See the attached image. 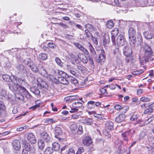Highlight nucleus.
<instances>
[{"label": "nucleus", "instance_id": "nucleus-12", "mask_svg": "<svg viewBox=\"0 0 154 154\" xmlns=\"http://www.w3.org/2000/svg\"><path fill=\"white\" fill-rule=\"evenodd\" d=\"M12 145L14 149L16 150H19L21 148L20 142L17 140L14 141Z\"/></svg>", "mask_w": 154, "mask_h": 154}, {"label": "nucleus", "instance_id": "nucleus-59", "mask_svg": "<svg viewBox=\"0 0 154 154\" xmlns=\"http://www.w3.org/2000/svg\"><path fill=\"white\" fill-rule=\"evenodd\" d=\"M0 109L4 110H5L6 109V107L4 103L1 101H0Z\"/></svg>", "mask_w": 154, "mask_h": 154}, {"label": "nucleus", "instance_id": "nucleus-57", "mask_svg": "<svg viewBox=\"0 0 154 154\" xmlns=\"http://www.w3.org/2000/svg\"><path fill=\"white\" fill-rule=\"evenodd\" d=\"M146 134L144 132L142 131L140 133V134L139 135V140H141V139H143L144 137L145 136Z\"/></svg>", "mask_w": 154, "mask_h": 154}, {"label": "nucleus", "instance_id": "nucleus-2", "mask_svg": "<svg viewBox=\"0 0 154 154\" xmlns=\"http://www.w3.org/2000/svg\"><path fill=\"white\" fill-rule=\"evenodd\" d=\"M54 131L55 137L61 142L63 141V139L60 137L63 134L62 128L56 126L54 128Z\"/></svg>", "mask_w": 154, "mask_h": 154}, {"label": "nucleus", "instance_id": "nucleus-55", "mask_svg": "<svg viewBox=\"0 0 154 154\" xmlns=\"http://www.w3.org/2000/svg\"><path fill=\"white\" fill-rule=\"evenodd\" d=\"M127 61L129 63H134L135 61V60L131 57H127L126 59Z\"/></svg>", "mask_w": 154, "mask_h": 154}, {"label": "nucleus", "instance_id": "nucleus-50", "mask_svg": "<svg viewBox=\"0 0 154 154\" xmlns=\"http://www.w3.org/2000/svg\"><path fill=\"white\" fill-rule=\"evenodd\" d=\"M6 94V90L2 89L0 91V98H2L5 97Z\"/></svg>", "mask_w": 154, "mask_h": 154}, {"label": "nucleus", "instance_id": "nucleus-11", "mask_svg": "<svg viewBox=\"0 0 154 154\" xmlns=\"http://www.w3.org/2000/svg\"><path fill=\"white\" fill-rule=\"evenodd\" d=\"M78 58L83 63H87L88 61L87 57L85 55L82 53H79L78 54Z\"/></svg>", "mask_w": 154, "mask_h": 154}, {"label": "nucleus", "instance_id": "nucleus-51", "mask_svg": "<svg viewBox=\"0 0 154 154\" xmlns=\"http://www.w3.org/2000/svg\"><path fill=\"white\" fill-rule=\"evenodd\" d=\"M103 134L106 136L107 137V138H110L111 137V135L107 130L104 129L103 130Z\"/></svg>", "mask_w": 154, "mask_h": 154}, {"label": "nucleus", "instance_id": "nucleus-8", "mask_svg": "<svg viewBox=\"0 0 154 154\" xmlns=\"http://www.w3.org/2000/svg\"><path fill=\"white\" fill-rule=\"evenodd\" d=\"M116 43L119 46H123L124 44V40L123 35H118L116 39Z\"/></svg>", "mask_w": 154, "mask_h": 154}, {"label": "nucleus", "instance_id": "nucleus-23", "mask_svg": "<svg viewBox=\"0 0 154 154\" xmlns=\"http://www.w3.org/2000/svg\"><path fill=\"white\" fill-rule=\"evenodd\" d=\"M78 99L77 96H71L67 97L64 98V100L66 101L75 100Z\"/></svg>", "mask_w": 154, "mask_h": 154}, {"label": "nucleus", "instance_id": "nucleus-4", "mask_svg": "<svg viewBox=\"0 0 154 154\" xmlns=\"http://www.w3.org/2000/svg\"><path fill=\"white\" fill-rule=\"evenodd\" d=\"M144 56L145 57L151 54H152L153 52L152 51L151 47L148 45L145 44L143 47Z\"/></svg>", "mask_w": 154, "mask_h": 154}, {"label": "nucleus", "instance_id": "nucleus-7", "mask_svg": "<svg viewBox=\"0 0 154 154\" xmlns=\"http://www.w3.org/2000/svg\"><path fill=\"white\" fill-rule=\"evenodd\" d=\"M85 34L86 35V37L88 38H89L90 37H91L92 38V40L95 44L97 45L98 44L97 38L93 37L91 33L88 30H85Z\"/></svg>", "mask_w": 154, "mask_h": 154}, {"label": "nucleus", "instance_id": "nucleus-32", "mask_svg": "<svg viewBox=\"0 0 154 154\" xmlns=\"http://www.w3.org/2000/svg\"><path fill=\"white\" fill-rule=\"evenodd\" d=\"M83 122L87 125H91L93 124V121L91 119L87 118L83 120Z\"/></svg>", "mask_w": 154, "mask_h": 154}, {"label": "nucleus", "instance_id": "nucleus-38", "mask_svg": "<svg viewBox=\"0 0 154 154\" xmlns=\"http://www.w3.org/2000/svg\"><path fill=\"white\" fill-rule=\"evenodd\" d=\"M129 131L126 132L122 134V136L123 137L124 140L126 142H128V140L127 136L129 135Z\"/></svg>", "mask_w": 154, "mask_h": 154}, {"label": "nucleus", "instance_id": "nucleus-41", "mask_svg": "<svg viewBox=\"0 0 154 154\" xmlns=\"http://www.w3.org/2000/svg\"><path fill=\"white\" fill-rule=\"evenodd\" d=\"M152 105H151V107L147 108L144 111V113L147 114L152 112L153 110V109L152 108Z\"/></svg>", "mask_w": 154, "mask_h": 154}, {"label": "nucleus", "instance_id": "nucleus-44", "mask_svg": "<svg viewBox=\"0 0 154 154\" xmlns=\"http://www.w3.org/2000/svg\"><path fill=\"white\" fill-rule=\"evenodd\" d=\"M58 73L60 76L58 77H65V78H66L67 76L65 72L61 70H58ZM67 76H68V75Z\"/></svg>", "mask_w": 154, "mask_h": 154}, {"label": "nucleus", "instance_id": "nucleus-56", "mask_svg": "<svg viewBox=\"0 0 154 154\" xmlns=\"http://www.w3.org/2000/svg\"><path fill=\"white\" fill-rule=\"evenodd\" d=\"M74 44L76 47L81 51L84 48L82 46L78 43H74Z\"/></svg>", "mask_w": 154, "mask_h": 154}, {"label": "nucleus", "instance_id": "nucleus-13", "mask_svg": "<svg viewBox=\"0 0 154 154\" xmlns=\"http://www.w3.org/2000/svg\"><path fill=\"white\" fill-rule=\"evenodd\" d=\"M125 118V115L122 114L118 116L115 118V121L118 123H120L123 121Z\"/></svg>", "mask_w": 154, "mask_h": 154}, {"label": "nucleus", "instance_id": "nucleus-9", "mask_svg": "<svg viewBox=\"0 0 154 154\" xmlns=\"http://www.w3.org/2000/svg\"><path fill=\"white\" fill-rule=\"evenodd\" d=\"M38 72L42 76L45 77H48V74L46 70L42 66H38Z\"/></svg>", "mask_w": 154, "mask_h": 154}, {"label": "nucleus", "instance_id": "nucleus-36", "mask_svg": "<svg viewBox=\"0 0 154 154\" xmlns=\"http://www.w3.org/2000/svg\"><path fill=\"white\" fill-rule=\"evenodd\" d=\"M2 78L5 81L9 82L11 81H12L11 79V77L8 75L4 74L2 75Z\"/></svg>", "mask_w": 154, "mask_h": 154}, {"label": "nucleus", "instance_id": "nucleus-15", "mask_svg": "<svg viewBox=\"0 0 154 154\" xmlns=\"http://www.w3.org/2000/svg\"><path fill=\"white\" fill-rule=\"evenodd\" d=\"M38 85L39 87L42 88H46L47 86L46 83L42 79L38 78L37 79Z\"/></svg>", "mask_w": 154, "mask_h": 154}, {"label": "nucleus", "instance_id": "nucleus-17", "mask_svg": "<svg viewBox=\"0 0 154 154\" xmlns=\"http://www.w3.org/2000/svg\"><path fill=\"white\" fill-rule=\"evenodd\" d=\"M3 67L6 69H9L11 66V64L8 60L5 59L4 61Z\"/></svg>", "mask_w": 154, "mask_h": 154}, {"label": "nucleus", "instance_id": "nucleus-43", "mask_svg": "<svg viewBox=\"0 0 154 154\" xmlns=\"http://www.w3.org/2000/svg\"><path fill=\"white\" fill-rule=\"evenodd\" d=\"M17 69L20 72H23V71H25V68L24 66L21 64H20L17 66H16Z\"/></svg>", "mask_w": 154, "mask_h": 154}, {"label": "nucleus", "instance_id": "nucleus-34", "mask_svg": "<svg viewBox=\"0 0 154 154\" xmlns=\"http://www.w3.org/2000/svg\"><path fill=\"white\" fill-rule=\"evenodd\" d=\"M29 67L30 68L31 70L35 72H38V68L37 66L34 64L32 63V65H29Z\"/></svg>", "mask_w": 154, "mask_h": 154}, {"label": "nucleus", "instance_id": "nucleus-24", "mask_svg": "<svg viewBox=\"0 0 154 154\" xmlns=\"http://www.w3.org/2000/svg\"><path fill=\"white\" fill-rule=\"evenodd\" d=\"M105 60V55L104 54H101L99 55L97 61L98 62L102 64Z\"/></svg>", "mask_w": 154, "mask_h": 154}, {"label": "nucleus", "instance_id": "nucleus-19", "mask_svg": "<svg viewBox=\"0 0 154 154\" xmlns=\"http://www.w3.org/2000/svg\"><path fill=\"white\" fill-rule=\"evenodd\" d=\"M92 142L91 138L89 137H86L83 140V143L85 146H88L90 145Z\"/></svg>", "mask_w": 154, "mask_h": 154}, {"label": "nucleus", "instance_id": "nucleus-58", "mask_svg": "<svg viewBox=\"0 0 154 154\" xmlns=\"http://www.w3.org/2000/svg\"><path fill=\"white\" fill-rule=\"evenodd\" d=\"M137 38V42H139L138 44H140L143 42V39L141 36L140 35H138Z\"/></svg>", "mask_w": 154, "mask_h": 154}, {"label": "nucleus", "instance_id": "nucleus-60", "mask_svg": "<svg viewBox=\"0 0 154 154\" xmlns=\"http://www.w3.org/2000/svg\"><path fill=\"white\" fill-rule=\"evenodd\" d=\"M74 108L71 109V110L69 111V112L71 113L76 112L78 111V109L75 106H74Z\"/></svg>", "mask_w": 154, "mask_h": 154}, {"label": "nucleus", "instance_id": "nucleus-3", "mask_svg": "<svg viewBox=\"0 0 154 154\" xmlns=\"http://www.w3.org/2000/svg\"><path fill=\"white\" fill-rule=\"evenodd\" d=\"M41 135L42 139L45 142L49 143L51 142V138L47 132H42L41 133Z\"/></svg>", "mask_w": 154, "mask_h": 154}, {"label": "nucleus", "instance_id": "nucleus-18", "mask_svg": "<svg viewBox=\"0 0 154 154\" xmlns=\"http://www.w3.org/2000/svg\"><path fill=\"white\" fill-rule=\"evenodd\" d=\"M105 126L106 128L110 131L113 130L114 129L113 123L111 121L107 122L105 123Z\"/></svg>", "mask_w": 154, "mask_h": 154}, {"label": "nucleus", "instance_id": "nucleus-5", "mask_svg": "<svg viewBox=\"0 0 154 154\" xmlns=\"http://www.w3.org/2000/svg\"><path fill=\"white\" fill-rule=\"evenodd\" d=\"M26 138L28 141L32 144H34L36 142V137L32 133H30L28 134Z\"/></svg>", "mask_w": 154, "mask_h": 154}, {"label": "nucleus", "instance_id": "nucleus-20", "mask_svg": "<svg viewBox=\"0 0 154 154\" xmlns=\"http://www.w3.org/2000/svg\"><path fill=\"white\" fill-rule=\"evenodd\" d=\"M65 77H58V81L63 85H67L68 84L69 81Z\"/></svg>", "mask_w": 154, "mask_h": 154}, {"label": "nucleus", "instance_id": "nucleus-47", "mask_svg": "<svg viewBox=\"0 0 154 154\" xmlns=\"http://www.w3.org/2000/svg\"><path fill=\"white\" fill-rule=\"evenodd\" d=\"M55 61L57 64L60 66L61 67H62L63 66V63L58 57H56L55 58Z\"/></svg>", "mask_w": 154, "mask_h": 154}, {"label": "nucleus", "instance_id": "nucleus-30", "mask_svg": "<svg viewBox=\"0 0 154 154\" xmlns=\"http://www.w3.org/2000/svg\"><path fill=\"white\" fill-rule=\"evenodd\" d=\"M145 60L146 62L154 61V53L145 57Z\"/></svg>", "mask_w": 154, "mask_h": 154}, {"label": "nucleus", "instance_id": "nucleus-1", "mask_svg": "<svg viewBox=\"0 0 154 154\" xmlns=\"http://www.w3.org/2000/svg\"><path fill=\"white\" fill-rule=\"evenodd\" d=\"M23 81L20 78L13 76V79L11 81V82L8 85L10 89L15 93H18V91L20 85L19 84H21Z\"/></svg>", "mask_w": 154, "mask_h": 154}, {"label": "nucleus", "instance_id": "nucleus-6", "mask_svg": "<svg viewBox=\"0 0 154 154\" xmlns=\"http://www.w3.org/2000/svg\"><path fill=\"white\" fill-rule=\"evenodd\" d=\"M24 149L26 152H29L30 153H33L35 152V149L33 146H31L29 143H26L24 146Z\"/></svg>", "mask_w": 154, "mask_h": 154}, {"label": "nucleus", "instance_id": "nucleus-16", "mask_svg": "<svg viewBox=\"0 0 154 154\" xmlns=\"http://www.w3.org/2000/svg\"><path fill=\"white\" fill-rule=\"evenodd\" d=\"M114 108L116 110H120V109H122L123 110V112H125L126 111H128L129 108L127 106H123L120 105L119 104H116V105L114 106Z\"/></svg>", "mask_w": 154, "mask_h": 154}, {"label": "nucleus", "instance_id": "nucleus-21", "mask_svg": "<svg viewBox=\"0 0 154 154\" xmlns=\"http://www.w3.org/2000/svg\"><path fill=\"white\" fill-rule=\"evenodd\" d=\"M69 80L70 82L74 86L78 87L79 85L77 80L74 77H69Z\"/></svg>", "mask_w": 154, "mask_h": 154}, {"label": "nucleus", "instance_id": "nucleus-64", "mask_svg": "<svg viewBox=\"0 0 154 154\" xmlns=\"http://www.w3.org/2000/svg\"><path fill=\"white\" fill-rule=\"evenodd\" d=\"M94 117L98 119H101L102 118V115L100 114H95L94 115Z\"/></svg>", "mask_w": 154, "mask_h": 154}, {"label": "nucleus", "instance_id": "nucleus-53", "mask_svg": "<svg viewBox=\"0 0 154 154\" xmlns=\"http://www.w3.org/2000/svg\"><path fill=\"white\" fill-rule=\"evenodd\" d=\"M24 62L25 64L27 65L29 67V65H32V63H33L31 62V60L29 59H27L24 60Z\"/></svg>", "mask_w": 154, "mask_h": 154}, {"label": "nucleus", "instance_id": "nucleus-63", "mask_svg": "<svg viewBox=\"0 0 154 154\" xmlns=\"http://www.w3.org/2000/svg\"><path fill=\"white\" fill-rule=\"evenodd\" d=\"M103 41L104 45H105V44L106 45L107 43H108L109 42V37H108L107 38H105L103 39Z\"/></svg>", "mask_w": 154, "mask_h": 154}, {"label": "nucleus", "instance_id": "nucleus-40", "mask_svg": "<svg viewBox=\"0 0 154 154\" xmlns=\"http://www.w3.org/2000/svg\"><path fill=\"white\" fill-rule=\"evenodd\" d=\"M39 57L41 60H45L47 58L48 56L45 54L41 53L39 54Z\"/></svg>", "mask_w": 154, "mask_h": 154}, {"label": "nucleus", "instance_id": "nucleus-42", "mask_svg": "<svg viewBox=\"0 0 154 154\" xmlns=\"http://www.w3.org/2000/svg\"><path fill=\"white\" fill-rule=\"evenodd\" d=\"M83 131L82 127L81 125H79L77 128V131L76 132V134H82Z\"/></svg>", "mask_w": 154, "mask_h": 154}, {"label": "nucleus", "instance_id": "nucleus-26", "mask_svg": "<svg viewBox=\"0 0 154 154\" xmlns=\"http://www.w3.org/2000/svg\"><path fill=\"white\" fill-rule=\"evenodd\" d=\"M78 128V126L76 124H74L72 125L70 127L72 132L74 134H76V132Z\"/></svg>", "mask_w": 154, "mask_h": 154}, {"label": "nucleus", "instance_id": "nucleus-35", "mask_svg": "<svg viewBox=\"0 0 154 154\" xmlns=\"http://www.w3.org/2000/svg\"><path fill=\"white\" fill-rule=\"evenodd\" d=\"M31 91L35 94L39 95L40 94V91L39 89L35 87H32L30 89Z\"/></svg>", "mask_w": 154, "mask_h": 154}, {"label": "nucleus", "instance_id": "nucleus-33", "mask_svg": "<svg viewBox=\"0 0 154 154\" xmlns=\"http://www.w3.org/2000/svg\"><path fill=\"white\" fill-rule=\"evenodd\" d=\"M136 2L138 3V5L140 7H144L146 5V2H145L143 0H134Z\"/></svg>", "mask_w": 154, "mask_h": 154}, {"label": "nucleus", "instance_id": "nucleus-39", "mask_svg": "<svg viewBox=\"0 0 154 154\" xmlns=\"http://www.w3.org/2000/svg\"><path fill=\"white\" fill-rule=\"evenodd\" d=\"M18 92L23 93L24 95L26 93H27V91L24 88L20 86Z\"/></svg>", "mask_w": 154, "mask_h": 154}, {"label": "nucleus", "instance_id": "nucleus-22", "mask_svg": "<svg viewBox=\"0 0 154 154\" xmlns=\"http://www.w3.org/2000/svg\"><path fill=\"white\" fill-rule=\"evenodd\" d=\"M52 150H54L55 151H58L60 148V144L56 142L53 143L52 144Z\"/></svg>", "mask_w": 154, "mask_h": 154}, {"label": "nucleus", "instance_id": "nucleus-29", "mask_svg": "<svg viewBox=\"0 0 154 154\" xmlns=\"http://www.w3.org/2000/svg\"><path fill=\"white\" fill-rule=\"evenodd\" d=\"M129 43L130 46L132 48H134L135 46L136 40V37H134L132 38H129Z\"/></svg>", "mask_w": 154, "mask_h": 154}, {"label": "nucleus", "instance_id": "nucleus-28", "mask_svg": "<svg viewBox=\"0 0 154 154\" xmlns=\"http://www.w3.org/2000/svg\"><path fill=\"white\" fill-rule=\"evenodd\" d=\"M95 102L93 101H90L88 102L87 107L88 109H91L95 107Z\"/></svg>", "mask_w": 154, "mask_h": 154}, {"label": "nucleus", "instance_id": "nucleus-14", "mask_svg": "<svg viewBox=\"0 0 154 154\" xmlns=\"http://www.w3.org/2000/svg\"><path fill=\"white\" fill-rule=\"evenodd\" d=\"M136 30L134 28L131 27L128 30L129 38H132L135 37Z\"/></svg>", "mask_w": 154, "mask_h": 154}, {"label": "nucleus", "instance_id": "nucleus-52", "mask_svg": "<svg viewBox=\"0 0 154 154\" xmlns=\"http://www.w3.org/2000/svg\"><path fill=\"white\" fill-rule=\"evenodd\" d=\"M153 104H149L148 103H144L141 105V106L143 109H146L148 107H150L151 106V105H152Z\"/></svg>", "mask_w": 154, "mask_h": 154}, {"label": "nucleus", "instance_id": "nucleus-25", "mask_svg": "<svg viewBox=\"0 0 154 154\" xmlns=\"http://www.w3.org/2000/svg\"><path fill=\"white\" fill-rule=\"evenodd\" d=\"M69 55L72 59L75 61H77L78 60V55L76 56V54L75 52H72L69 53Z\"/></svg>", "mask_w": 154, "mask_h": 154}, {"label": "nucleus", "instance_id": "nucleus-49", "mask_svg": "<svg viewBox=\"0 0 154 154\" xmlns=\"http://www.w3.org/2000/svg\"><path fill=\"white\" fill-rule=\"evenodd\" d=\"M48 46L50 48L52 49H53L55 48L56 45L54 43L51 42L48 43Z\"/></svg>", "mask_w": 154, "mask_h": 154}, {"label": "nucleus", "instance_id": "nucleus-61", "mask_svg": "<svg viewBox=\"0 0 154 154\" xmlns=\"http://www.w3.org/2000/svg\"><path fill=\"white\" fill-rule=\"evenodd\" d=\"M84 151V149L82 147H79L77 153L78 154H81Z\"/></svg>", "mask_w": 154, "mask_h": 154}, {"label": "nucleus", "instance_id": "nucleus-48", "mask_svg": "<svg viewBox=\"0 0 154 154\" xmlns=\"http://www.w3.org/2000/svg\"><path fill=\"white\" fill-rule=\"evenodd\" d=\"M114 23L111 20H109L107 23V26L109 29L112 28L113 26Z\"/></svg>", "mask_w": 154, "mask_h": 154}, {"label": "nucleus", "instance_id": "nucleus-37", "mask_svg": "<svg viewBox=\"0 0 154 154\" xmlns=\"http://www.w3.org/2000/svg\"><path fill=\"white\" fill-rule=\"evenodd\" d=\"M53 152V150L50 147H47L45 149L44 154H52Z\"/></svg>", "mask_w": 154, "mask_h": 154}, {"label": "nucleus", "instance_id": "nucleus-27", "mask_svg": "<svg viewBox=\"0 0 154 154\" xmlns=\"http://www.w3.org/2000/svg\"><path fill=\"white\" fill-rule=\"evenodd\" d=\"M38 146L40 149H43L45 146V145L44 141L42 140H39L38 141Z\"/></svg>", "mask_w": 154, "mask_h": 154}, {"label": "nucleus", "instance_id": "nucleus-45", "mask_svg": "<svg viewBox=\"0 0 154 154\" xmlns=\"http://www.w3.org/2000/svg\"><path fill=\"white\" fill-rule=\"evenodd\" d=\"M85 28L87 29L86 30H88V31L89 30H88V29H89V30L91 31L92 30H93L94 29V27L92 25L89 23L86 24L85 25Z\"/></svg>", "mask_w": 154, "mask_h": 154}, {"label": "nucleus", "instance_id": "nucleus-31", "mask_svg": "<svg viewBox=\"0 0 154 154\" xmlns=\"http://www.w3.org/2000/svg\"><path fill=\"white\" fill-rule=\"evenodd\" d=\"M143 35L146 39H152L153 35L149 32L146 31L143 32Z\"/></svg>", "mask_w": 154, "mask_h": 154}, {"label": "nucleus", "instance_id": "nucleus-10", "mask_svg": "<svg viewBox=\"0 0 154 154\" xmlns=\"http://www.w3.org/2000/svg\"><path fill=\"white\" fill-rule=\"evenodd\" d=\"M124 54L126 56L128 57L131 55L132 53L131 49L128 46H125L123 49Z\"/></svg>", "mask_w": 154, "mask_h": 154}, {"label": "nucleus", "instance_id": "nucleus-46", "mask_svg": "<svg viewBox=\"0 0 154 154\" xmlns=\"http://www.w3.org/2000/svg\"><path fill=\"white\" fill-rule=\"evenodd\" d=\"M82 102H75L73 103L72 104V105L73 106H75V107L77 108L78 107H81L82 105V102H83V101H81Z\"/></svg>", "mask_w": 154, "mask_h": 154}, {"label": "nucleus", "instance_id": "nucleus-54", "mask_svg": "<svg viewBox=\"0 0 154 154\" xmlns=\"http://www.w3.org/2000/svg\"><path fill=\"white\" fill-rule=\"evenodd\" d=\"M140 100L142 102H147L150 100V99L146 97H143L140 98Z\"/></svg>", "mask_w": 154, "mask_h": 154}, {"label": "nucleus", "instance_id": "nucleus-62", "mask_svg": "<svg viewBox=\"0 0 154 154\" xmlns=\"http://www.w3.org/2000/svg\"><path fill=\"white\" fill-rule=\"evenodd\" d=\"M137 119V117L136 115H133L130 118V120L131 121H134L136 120Z\"/></svg>", "mask_w": 154, "mask_h": 154}]
</instances>
